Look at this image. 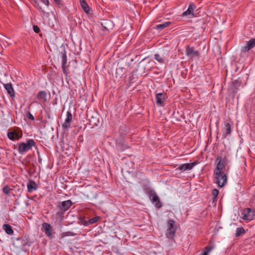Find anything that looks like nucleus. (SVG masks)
Instances as JSON below:
<instances>
[{"label": "nucleus", "instance_id": "f257e3e1", "mask_svg": "<svg viewBox=\"0 0 255 255\" xmlns=\"http://www.w3.org/2000/svg\"><path fill=\"white\" fill-rule=\"evenodd\" d=\"M74 204L71 200H67L58 203L56 205L57 211L56 216L59 218H63L65 212L68 211Z\"/></svg>", "mask_w": 255, "mask_h": 255}, {"label": "nucleus", "instance_id": "f03ea898", "mask_svg": "<svg viewBox=\"0 0 255 255\" xmlns=\"http://www.w3.org/2000/svg\"><path fill=\"white\" fill-rule=\"evenodd\" d=\"M168 228L166 232V237L169 239L173 240L175 235L177 227L175 222L173 220H169L167 221Z\"/></svg>", "mask_w": 255, "mask_h": 255}, {"label": "nucleus", "instance_id": "7ed1b4c3", "mask_svg": "<svg viewBox=\"0 0 255 255\" xmlns=\"http://www.w3.org/2000/svg\"><path fill=\"white\" fill-rule=\"evenodd\" d=\"M35 145V142L33 139L27 140L26 143L21 142L19 144L18 151L19 153H23L31 149L32 146Z\"/></svg>", "mask_w": 255, "mask_h": 255}, {"label": "nucleus", "instance_id": "20e7f679", "mask_svg": "<svg viewBox=\"0 0 255 255\" xmlns=\"http://www.w3.org/2000/svg\"><path fill=\"white\" fill-rule=\"evenodd\" d=\"M214 178L216 180V183L217 184L218 187L220 188L224 187L227 183V176L223 172H221L219 175L214 174Z\"/></svg>", "mask_w": 255, "mask_h": 255}, {"label": "nucleus", "instance_id": "39448f33", "mask_svg": "<svg viewBox=\"0 0 255 255\" xmlns=\"http://www.w3.org/2000/svg\"><path fill=\"white\" fill-rule=\"evenodd\" d=\"M242 215L244 220L251 221L255 216V211L251 208H246L243 211Z\"/></svg>", "mask_w": 255, "mask_h": 255}, {"label": "nucleus", "instance_id": "423d86ee", "mask_svg": "<svg viewBox=\"0 0 255 255\" xmlns=\"http://www.w3.org/2000/svg\"><path fill=\"white\" fill-rule=\"evenodd\" d=\"M42 230L45 234L49 238L53 237V227L47 223H43L42 224Z\"/></svg>", "mask_w": 255, "mask_h": 255}, {"label": "nucleus", "instance_id": "0eeeda50", "mask_svg": "<svg viewBox=\"0 0 255 255\" xmlns=\"http://www.w3.org/2000/svg\"><path fill=\"white\" fill-rule=\"evenodd\" d=\"M60 54L62 56V69L64 74L67 76L69 73L68 70L66 68V64L67 63V55L66 52L64 50V52H61Z\"/></svg>", "mask_w": 255, "mask_h": 255}, {"label": "nucleus", "instance_id": "6e6552de", "mask_svg": "<svg viewBox=\"0 0 255 255\" xmlns=\"http://www.w3.org/2000/svg\"><path fill=\"white\" fill-rule=\"evenodd\" d=\"M198 163V161H195L192 163H184L181 164L179 167L176 168V170H179L182 172H184L187 170H191L194 166H195Z\"/></svg>", "mask_w": 255, "mask_h": 255}, {"label": "nucleus", "instance_id": "1a4fd4ad", "mask_svg": "<svg viewBox=\"0 0 255 255\" xmlns=\"http://www.w3.org/2000/svg\"><path fill=\"white\" fill-rule=\"evenodd\" d=\"M167 98L165 93H158L156 95V103L157 105L164 106V102Z\"/></svg>", "mask_w": 255, "mask_h": 255}, {"label": "nucleus", "instance_id": "9d476101", "mask_svg": "<svg viewBox=\"0 0 255 255\" xmlns=\"http://www.w3.org/2000/svg\"><path fill=\"white\" fill-rule=\"evenodd\" d=\"M145 192L148 195L149 198L152 203H154L156 200L158 199L159 197L154 190L148 187L145 188Z\"/></svg>", "mask_w": 255, "mask_h": 255}, {"label": "nucleus", "instance_id": "9b49d317", "mask_svg": "<svg viewBox=\"0 0 255 255\" xmlns=\"http://www.w3.org/2000/svg\"><path fill=\"white\" fill-rule=\"evenodd\" d=\"M216 161H218L217 167L214 171V174H219L222 172L223 169L225 167L224 162L222 161V157L221 156L218 157Z\"/></svg>", "mask_w": 255, "mask_h": 255}, {"label": "nucleus", "instance_id": "f8f14e48", "mask_svg": "<svg viewBox=\"0 0 255 255\" xmlns=\"http://www.w3.org/2000/svg\"><path fill=\"white\" fill-rule=\"evenodd\" d=\"M186 54L188 57L199 56V52L198 50H194V47L187 46L186 49Z\"/></svg>", "mask_w": 255, "mask_h": 255}, {"label": "nucleus", "instance_id": "ddd939ff", "mask_svg": "<svg viewBox=\"0 0 255 255\" xmlns=\"http://www.w3.org/2000/svg\"><path fill=\"white\" fill-rule=\"evenodd\" d=\"M223 136L226 138L231 132V127L229 123L225 122L224 127L222 129Z\"/></svg>", "mask_w": 255, "mask_h": 255}, {"label": "nucleus", "instance_id": "4468645a", "mask_svg": "<svg viewBox=\"0 0 255 255\" xmlns=\"http://www.w3.org/2000/svg\"><path fill=\"white\" fill-rule=\"evenodd\" d=\"M196 7V6L193 3L191 2L188 6V9L182 13V16H185L191 14L192 16H193L194 15L193 11Z\"/></svg>", "mask_w": 255, "mask_h": 255}, {"label": "nucleus", "instance_id": "2eb2a0df", "mask_svg": "<svg viewBox=\"0 0 255 255\" xmlns=\"http://www.w3.org/2000/svg\"><path fill=\"white\" fill-rule=\"evenodd\" d=\"M22 136V133L19 135L18 132L16 131H10L7 133V137L11 140L18 139Z\"/></svg>", "mask_w": 255, "mask_h": 255}, {"label": "nucleus", "instance_id": "dca6fc26", "mask_svg": "<svg viewBox=\"0 0 255 255\" xmlns=\"http://www.w3.org/2000/svg\"><path fill=\"white\" fill-rule=\"evenodd\" d=\"M126 72V69L124 67L119 66L116 70V77L117 78H121Z\"/></svg>", "mask_w": 255, "mask_h": 255}, {"label": "nucleus", "instance_id": "f3484780", "mask_svg": "<svg viewBox=\"0 0 255 255\" xmlns=\"http://www.w3.org/2000/svg\"><path fill=\"white\" fill-rule=\"evenodd\" d=\"M4 87L7 91L10 97L13 98L14 97V92L11 83L4 84Z\"/></svg>", "mask_w": 255, "mask_h": 255}, {"label": "nucleus", "instance_id": "a211bd4d", "mask_svg": "<svg viewBox=\"0 0 255 255\" xmlns=\"http://www.w3.org/2000/svg\"><path fill=\"white\" fill-rule=\"evenodd\" d=\"M47 93L45 91H40L37 95V100L41 102H45L47 100L46 99Z\"/></svg>", "mask_w": 255, "mask_h": 255}, {"label": "nucleus", "instance_id": "6ab92c4d", "mask_svg": "<svg viewBox=\"0 0 255 255\" xmlns=\"http://www.w3.org/2000/svg\"><path fill=\"white\" fill-rule=\"evenodd\" d=\"M27 187L28 192H32L33 190H36L37 188V184L33 180H30L28 182Z\"/></svg>", "mask_w": 255, "mask_h": 255}, {"label": "nucleus", "instance_id": "aec40b11", "mask_svg": "<svg viewBox=\"0 0 255 255\" xmlns=\"http://www.w3.org/2000/svg\"><path fill=\"white\" fill-rule=\"evenodd\" d=\"M3 229L8 235H12L13 233V231L12 227L8 224H5L2 226Z\"/></svg>", "mask_w": 255, "mask_h": 255}, {"label": "nucleus", "instance_id": "412c9836", "mask_svg": "<svg viewBox=\"0 0 255 255\" xmlns=\"http://www.w3.org/2000/svg\"><path fill=\"white\" fill-rule=\"evenodd\" d=\"M170 24H171V22L170 21L165 22L162 24H157L155 26V28L157 30H161L164 29L165 27H168Z\"/></svg>", "mask_w": 255, "mask_h": 255}, {"label": "nucleus", "instance_id": "4be33fe9", "mask_svg": "<svg viewBox=\"0 0 255 255\" xmlns=\"http://www.w3.org/2000/svg\"><path fill=\"white\" fill-rule=\"evenodd\" d=\"M80 2V5L82 8L83 9L84 11L86 13H88L90 10V8L86 2L85 0H79Z\"/></svg>", "mask_w": 255, "mask_h": 255}, {"label": "nucleus", "instance_id": "5701e85b", "mask_svg": "<svg viewBox=\"0 0 255 255\" xmlns=\"http://www.w3.org/2000/svg\"><path fill=\"white\" fill-rule=\"evenodd\" d=\"M154 58L160 63H164L165 62V57L163 56H161L159 54H156L154 55Z\"/></svg>", "mask_w": 255, "mask_h": 255}, {"label": "nucleus", "instance_id": "b1692460", "mask_svg": "<svg viewBox=\"0 0 255 255\" xmlns=\"http://www.w3.org/2000/svg\"><path fill=\"white\" fill-rule=\"evenodd\" d=\"M118 149L121 151H124L126 149L125 144L123 141H120L116 143Z\"/></svg>", "mask_w": 255, "mask_h": 255}, {"label": "nucleus", "instance_id": "393cba45", "mask_svg": "<svg viewBox=\"0 0 255 255\" xmlns=\"http://www.w3.org/2000/svg\"><path fill=\"white\" fill-rule=\"evenodd\" d=\"M245 233V231L243 227L238 228L236 230L235 236L236 237L242 236Z\"/></svg>", "mask_w": 255, "mask_h": 255}, {"label": "nucleus", "instance_id": "a878e982", "mask_svg": "<svg viewBox=\"0 0 255 255\" xmlns=\"http://www.w3.org/2000/svg\"><path fill=\"white\" fill-rule=\"evenodd\" d=\"M214 249V246H206L204 249V252L200 255H208V254Z\"/></svg>", "mask_w": 255, "mask_h": 255}, {"label": "nucleus", "instance_id": "bb28decb", "mask_svg": "<svg viewBox=\"0 0 255 255\" xmlns=\"http://www.w3.org/2000/svg\"><path fill=\"white\" fill-rule=\"evenodd\" d=\"M100 219V217L99 216H96L93 218L90 219L89 220V224H93L95 223H97Z\"/></svg>", "mask_w": 255, "mask_h": 255}, {"label": "nucleus", "instance_id": "cd10ccee", "mask_svg": "<svg viewBox=\"0 0 255 255\" xmlns=\"http://www.w3.org/2000/svg\"><path fill=\"white\" fill-rule=\"evenodd\" d=\"M247 45L250 48V49L253 48L255 46V38L251 39L247 43Z\"/></svg>", "mask_w": 255, "mask_h": 255}, {"label": "nucleus", "instance_id": "c85d7f7f", "mask_svg": "<svg viewBox=\"0 0 255 255\" xmlns=\"http://www.w3.org/2000/svg\"><path fill=\"white\" fill-rule=\"evenodd\" d=\"M79 220L80 223L84 226H87L89 225V220L88 221L86 220L85 219V217L84 218L80 217L79 218Z\"/></svg>", "mask_w": 255, "mask_h": 255}, {"label": "nucleus", "instance_id": "c756f323", "mask_svg": "<svg viewBox=\"0 0 255 255\" xmlns=\"http://www.w3.org/2000/svg\"><path fill=\"white\" fill-rule=\"evenodd\" d=\"M10 190H11V189L7 185L4 187L2 189V191L3 192V193H4L7 195H9Z\"/></svg>", "mask_w": 255, "mask_h": 255}, {"label": "nucleus", "instance_id": "7c9ffc66", "mask_svg": "<svg viewBox=\"0 0 255 255\" xmlns=\"http://www.w3.org/2000/svg\"><path fill=\"white\" fill-rule=\"evenodd\" d=\"M65 121L68 123H71L72 121V115L70 112L67 113V118Z\"/></svg>", "mask_w": 255, "mask_h": 255}, {"label": "nucleus", "instance_id": "2f4dec72", "mask_svg": "<svg viewBox=\"0 0 255 255\" xmlns=\"http://www.w3.org/2000/svg\"><path fill=\"white\" fill-rule=\"evenodd\" d=\"M153 204L155 207L158 209H159L162 207V203L160 201L159 198H158V199L156 200V201H155Z\"/></svg>", "mask_w": 255, "mask_h": 255}, {"label": "nucleus", "instance_id": "473e14b6", "mask_svg": "<svg viewBox=\"0 0 255 255\" xmlns=\"http://www.w3.org/2000/svg\"><path fill=\"white\" fill-rule=\"evenodd\" d=\"M153 204L155 207L158 209H159L162 207V203L160 201L159 198H158V199L156 200V201H155Z\"/></svg>", "mask_w": 255, "mask_h": 255}, {"label": "nucleus", "instance_id": "72a5a7b5", "mask_svg": "<svg viewBox=\"0 0 255 255\" xmlns=\"http://www.w3.org/2000/svg\"><path fill=\"white\" fill-rule=\"evenodd\" d=\"M219 194V190L217 189H214L212 191V195L214 197V199H216Z\"/></svg>", "mask_w": 255, "mask_h": 255}, {"label": "nucleus", "instance_id": "f704fd0d", "mask_svg": "<svg viewBox=\"0 0 255 255\" xmlns=\"http://www.w3.org/2000/svg\"><path fill=\"white\" fill-rule=\"evenodd\" d=\"M71 125V123H68V122H66L65 121L64 123L62 125V127L64 129H67L70 128Z\"/></svg>", "mask_w": 255, "mask_h": 255}, {"label": "nucleus", "instance_id": "c9c22d12", "mask_svg": "<svg viewBox=\"0 0 255 255\" xmlns=\"http://www.w3.org/2000/svg\"><path fill=\"white\" fill-rule=\"evenodd\" d=\"M250 49H251L249 47V46L247 44L246 46L242 47L241 51L242 52H246Z\"/></svg>", "mask_w": 255, "mask_h": 255}, {"label": "nucleus", "instance_id": "e433bc0d", "mask_svg": "<svg viewBox=\"0 0 255 255\" xmlns=\"http://www.w3.org/2000/svg\"><path fill=\"white\" fill-rule=\"evenodd\" d=\"M33 29L36 33H38L40 31V28L37 25H33Z\"/></svg>", "mask_w": 255, "mask_h": 255}, {"label": "nucleus", "instance_id": "4c0bfd02", "mask_svg": "<svg viewBox=\"0 0 255 255\" xmlns=\"http://www.w3.org/2000/svg\"><path fill=\"white\" fill-rule=\"evenodd\" d=\"M26 117L27 118H28L30 120H34V116L30 112H27V113L26 114Z\"/></svg>", "mask_w": 255, "mask_h": 255}, {"label": "nucleus", "instance_id": "58836bf2", "mask_svg": "<svg viewBox=\"0 0 255 255\" xmlns=\"http://www.w3.org/2000/svg\"><path fill=\"white\" fill-rule=\"evenodd\" d=\"M65 234V236H73L75 235L74 234H73L72 232L71 231H69V232H65L64 233Z\"/></svg>", "mask_w": 255, "mask_h": 255}, {"label": "nucleus", "instance_id": "ea45409f", "mask_svg": "<svg viewBox=\"0 0 255 255\" xmlns=\"http://www.w3.org/2000/svg\"><path fill=\"white\" fill-rule=\"evenodd\" d=\"M42 2H43L44 4H45L46 5H48L49 4V1L48 0H40Z\"/></svg>", "mask_w": 255, "mask_h": 255}, {"label": "nucleus", "instance_id": "a19ab883", "mask_svg": "<svg viewBox=\"0 0 255 255\" xmlns=\"http://www.w3.org/2000/svg\"><path fill=\"white\" fill-rule=\"evenodd\" d=\"M54 2L57 4H61V0H53Z\"/></svg>", "mask_w": 255, "mask_h": 255}, {"label": "nucleus", "instance_id": "79ce46f5", "mask_svg": "<svg viewBox=\"0 0 255 255\" xmlns=\"http://www.w3.org/2000/svg\"><path fill=\"white\" fill-rule=\"evenodd\" d=\"M41 161H42V159L39 156L38 157V162L39 163H41Z\"/></svg>", "mask_w": 255, "mask_h": 255}, {"label": "nucleus", "instance_id": "37998d69", "mask_svg": "<svg viewBox=\"0 0 255 255\" xmlns=\"http://www.w3.org/2000/svg\"><path fill=\"white\" fill-rule=\"evenodd\" d=\"M90 186L89 185H87V186H86V188H90Z\"/></svg>", "mask_w": 255, "mask_h": 255}]
</instances>
